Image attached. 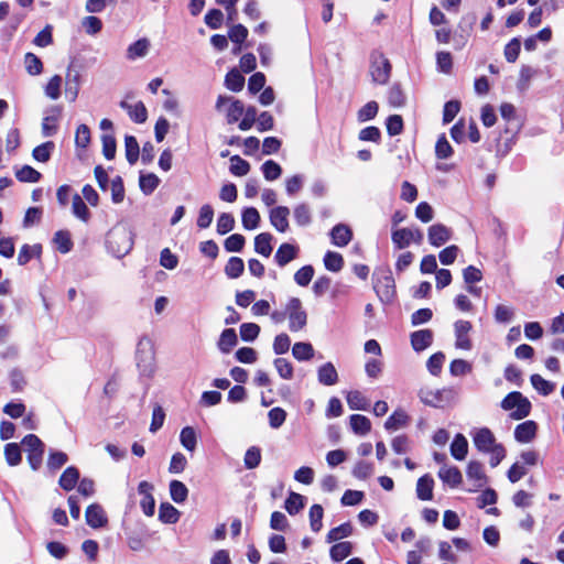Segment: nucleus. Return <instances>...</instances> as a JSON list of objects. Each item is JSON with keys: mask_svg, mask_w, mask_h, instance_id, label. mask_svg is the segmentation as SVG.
Returning <instances> with one entry per match:
<instances>
[{"mask_svg": "<svg viewBox=\"0 0 564 564\" xmlns=\"http://www.w3.org/2000/svg\"><path fill=\"white\" fill-rule=\"evenodd\" d=\"M470 435L475 447L480 453L490 456L489 464L492 468L497 467L506 457V448L497 442L496 436L488 427L474 429Z\"/></svg>", "mask_w": 564, "mask_h": 564, "instance_id": "1", "label": "nucleus"}, {"mask_svg": "<svg viewBox=\"0 0 564 564\" xmlns=\"http://www.w3.org/2000/svg\"><path fill=\"white\" fill-rule=\"evenodd\" d=\"M134 236L126 223L116 224L106 235V248L116 258H123L133 248Z\"/></svg>", "mask_w": 564, "mask_h": 564, "instance_id": "2", "label": "nucleus"}, {"mask_svg": "<svg viewBox=\"0 0 564 564\" xmlns=\"http://www.w3.org/2000/svg\"><path fill=\"white\" fill-rule=\"evenodd\" d=\"M500 406L509 412V416L519 421L527 417L532 409L530 400L519 391L508 393L501 401Z\"/></svg>", "mask_w": 564, "mask_h": 564, "instance_id": "3", "label": "nucleus"}, {"mask_svg": "<svg viewBox=\"0 0 564 564\" xmlns=\"http://www.w3.org/2000/svg\"><path fill=\"white\" fill-rule=\"evenodd\" d=\"M420 400L433 408H444L456 399V392L452 388L431 389L422 388L419 391Z\"/></svg>", "mask_w": 564, "mask_h": 564, "instance_id": "4", "label": "nucleus"}, {"mask_svg": "<svg viewBox=\"0 0 564 564\" xmlns=\"http://www.w3.org/2000/svg\"><path fill=\"white\" fill-rule=\"evenodd\" d=\"M137 366L140 373L144 377H152L154 373V349L148 338H142L137 347Z\"/></svg>", "mask_w": 564, "mask_h": 564, "instance_id": "5", "label": "nucleus"}, {"mask_svg": "<svg viewBox=\"0 0 564 564\" xmlns=\"http://www.w3.org/2000/svg\"><path fill=\"white\" fill-rule=\"evenodd\" d=\"M28 455V462L33 470H37L43 460L44 443L34 434H28L21 442Z\"/></svg>", "mask_w": 564, "mask_h": 564, "instance_id": "6", "label": "nucleus"}, {"mask_svg": "<svg viewBox=\"0 0 564 564\" xmlns=\"http://www.w3.org/2000/svg\"><path fill=\"white\" fill-rule=\"evenodd\" d=\"M286 317L289 318V329L291 332L302 330L307 323V314L297 297H291L286 303Z\"/></svg>", "mask_w": 564, "mask_h": 564, "instance_id": "7", "label": "nucleus"}, {"mask_svg": "<svg viewBox=\"0 0 564 564\" xmlns=\"http://www.w3.org/2000/svg\"><path fill=\"white\" fill-rule=\"evenodd\" d=\"M391 64L383 54L377 53L371 57L370 75L377 84L383 85L390 78Z\"/></svg>", "mask_w": 564, "mask_h": 564, "instance_id": "8", "label": "nucleus"}, {"mask_svg": "<svg viewBox=\"0 0 564 564\" xmlns=\"http://www.w3.org/2000/svg\"><path fill=\"white\" fill-rule=\"evenodd\" d=\"M228 105L226 110V118L228 123L237 122L245 112V106L242 101L234 99L228 96H218L215 108L218 111H223L224 107Z\"/></svg>", "mask_w": 564, "mask_h": 564, "instance_id": "9", "label": "nucleus"}, {"mask_svg": "<svg viewBox=\"0 0 564 564\" xmlns=\"http://www.w3.org/2000/svg\"><path fill=\"white\" fill-rule=\"evenodd\" d=\"M373 289L383 302H390L395 293L394 279L390 271L377 276Z\"/></svg>", "mask_w": 564, "mask_h": 564, "instance_id": "10", "label": "nucleus"}, {"mask_svg": "<svg viewBox=\"0 0 564 564\" xmlns=\"http://www.w3.org/2000/svg\"><path fill=\"white\" fill-rule=\"evenodd\" d=\"M471 323L468 321L459 319L454 323V332H455V346L458 349L470 350L473 345L471 340L468 336L471 330Z\"/></svg>", "mask_w": 564, "mask_h": 564, "instance_id": "11", "label": "nucleus"}, {"mask_svg": "<svg viewBox=\"0 0 564 564\" xmlns=\"http://www.w3.org/2000/svg\"><path fill=\"white\" fill-rule=\"evenodd\" d=\"M86 523L93 529H99L107 524L108 518L104 508L98 503L88 506L85 513Z\"/></svg>", "mask_w": 564, "mask_h": 564, "instance_id": "12", "label": "nucleus"}, {"mask_svg": "<svg viewBox=\"0 0 564 564\" xmlns=\"http://www.w3.org/2000/svg\"><path fill=\"white\" fill-rule=\"evenodd\" d=\"M452 237V230L443 224H435L429 228V242L434 247L445 245Z\"/></svg>", "mask_w": 564, "mask_h": 564, "instance_id": "13", "label": "nucleus"}, {"mask_svg": "<svg viewBox=\"0 0 564 564\" xmlns=\"http://www.w3.org/2000/svg\"><path fill=\"white\" fill-rule=\"evenodd\" d=\"M290 209L286 206H278L270 210V224L279 231L285 232L289 229Z\"/></svg>", "mask_w": 564, "mask_h": 564, "instance_id": "14", "label": "nucleus"}, {"mask_svg": "<svg viewBox=\"0 0 564 564\" xmlns=\"http://www.w3.org/2000/svg\"><path fill=\"white\" fill-rule=\"evenodd\" d=\"M153 486L148 481H141L138 486V491L142 495L140 507L145 516H153L155 509V501L151 494Z\"/></svg>", "mask_w": 564, "mask_h": 564, "instance_id": "15", "label": "nucleus"}, {"mask_svg": "<svg viewBox=\"0 0 564 564\" xmlns=\"http://www.w3.org/2000/svg\"><path fill=\"white\" fill-rule=\"evenodd\" d=\"M538 432V424L534 421H525L514 429V438L517 442L525 444L534 440Z\"/></svg>", "mask_w": 564, "mask_h": 564, "instance_id": "16", "label": "nucleus"}, {"mask_svg": "<svg viewBox=\"0 0 564 564\" xmlns=\"http://www.w3.org/2000/svg\"><path fill=\"white\" fill-rule=\"evenodd\" d=\"M297 256L299 247L292 243L284 242L278 248L274 254V260L279 267L283 268L292 260L296 259Z\"/></svg>", "mask_w": 564, "mask_h": 564, "instance_id": "17", "label": "nucleus"}, {"mask_svg": "<svg viewBox=\"0 0 564 564\" xmlns=\"http://www.w3.org/2000/svg\"><path fill=\"white\" fill-rule=\"evenodd\" d=\"M61 109L56 106L48 110V113L43 118L41 129L43 137H52L57 132V122L59 120Z\"/></svg>", "mask_w": 564, "mask_h": 564, "instance_id": "18", "label": "nucleus"}, {"mask_svg": "<svg viewBox=\"0 0 564 564\" xmlns=\"http://www.w3.org/2000/svg\"><path fill=\"white\" fill-rule=\"evenodd\" d=\"M318 382L323 386H334L338 382V372L332 362H325L317 369Z\"/></svg>", "mask_w": 564, "mask_h": 564, "instance_id": "19", "label": "nucleus"}, {"mask_svg": "<svg viewBox=\"0 0 564 564\" xmlns=\"http://www.w3.org/2000/svg\"><path fill=\"white\" fill-rule=\"evenodd\" d=\"M120 107L122 109L127 110L129 117L134 122H137V123L145 122V120L148 118V111L142 101H138L134 105H130L126 100H122L120 102Z\"/></svg>", "mask_w": 564, "mask_h": 564, "instance_id": "20", "label": "nucleus"}, {"mask_svg": "<svg viewBox=\"0 0 564 564\" xmlns=\"http://www.w3.org/2000/svg\"><path fill=\"white\" fill-rule=\"evenodd\" d=\"M433 341L431 329H421L411 334V345L415 351H422L430 347Z\"/></svg>", "mask_w": 564, "mask_h": 564, "instance_id": "21", "label": "nucleus"}, {"mask_svg": "<svg viewBox=\"0 0 564 564\" xmlns=\"http://www.w3.org/2000/svg\"><path fill=\"white\" fill-rule=\"evenodd\" d=\"M438 477L452 488L459 486L463 481L462 473L455 466L444 465L438 471Z\"/></svg>", "mask_w": 564, "mask_h": 564, "instance_id": "22", "label": "nucleus"}, {"mask_svg": "<svg viewBox=\"0 0 564 564\" xmlns=\"http://www.w3.org/2000/svg\"><path fill=\"white\" fill-rule=\"evenodd\" d=\"M352 238V232L348 226L338 224L330 231L332 242L337 247L347 246Z\"/></svg>", "mask_w": 564, "mask_h": 564, "instance_id": "23", "label": "nucleus"}, {"mask_svg": "<svg viewBox=\"0 0 564 564\" xmlns=\"http://www.w3.org/2000/svg\"><path fill=\"white\" fill-rule=\"evenodd\" d=\"M150 50V41L145 37L135 41L127 48V57L130 61L142 58L148 55Z\"/></svg>", "mask_w": 564, "mask_h": 564, "instance_id": "24", "label": "nucleus"}, {"mask_svg": "<svg viewBox=\"0 0 564 564\" xmlns=\"http://www.w3.org/2000/svg\"><path fill=\"white\" fill-rule=\"evenodd\" d=\"M433 487L434 480L430 475H424L419 478L416 484V495L420 500H432L433 499Z\"/></svg>", "mask_w": 564, "mask_h": 564, "instance_id": "25", "label": "nucleus"}, {"mask_svg": "<svg viewBox=\"0 0 564 564\" xmlns=\"http://www.w3.org/2000/svg\"><path fill=\"white\" fill-rule=\"evenodd\" d=\"M468 453L467 438L458 433L455 435L451 444V455L457 460H464Z\"/></svg>", "mask_w": 564, "mask_h": 564, "instance_id": "26", "label": "nucleus"}, {"mask_svg": "<svg viewBox=\"0 0 564 564\" xmlns=\"http://www.w3.org/2000/svg\"><path fill=\"white\" fill-rule=\"evenodd\" d=\"M346 400L350 410L367 411L370 406L369 399L358 390L349 391Z\"/></svg>", "mask_w": 564, "mask_h": 564, "instance_id": "27", "label": "nucleus"}, {"mask_svg": "<svg viewBox=\"0 0 564 564\" xmlns=\"http://www.w3.org/2000/svg\"><path fill=\"white\" fill-rule=\"evenodd\" d=\"M78 480H79L78 469L74 466H69L61 475L58 484L64 490L70 491L75 488Z\"/></svg>", "mask_w": 564, "mask_h": 564, "instance_id": "28", "label": "nucleus"}, {"mask_svg": "<svg viewBox=\"0 0 564 564\" xmlns=\"http://www.w3.org/2000/svg\"><path fill=\"white\" fill-rule=\"evenodd\" d=\"M349 424L352 432L357 435L364 436L371 430L370 420L361 414H352L349 417Z\"/></svg>", "mask_w": 564, "mask_h": 564, "instance_id": "29", "label": "nucleus"}, {"mask_svg": "<svg viewBox=\"0 0 564 564\" xmlns=\"http://www.w3.org/2000/svg\"><path fill=\"white\" fill-rule=\"evenodd\" d=\"M237 341H238V338H237V334H236L235 329L226 328L220 334L217 346L221 352L228 354L237 345Z\"/></svg>", "mask_w": 564, "mask_h": 564, "instance_id": "30", "label": "nucleus"}, {"mask_svg": "<svg viewBox=\"0 0 564 564\" xmlns=\"http://www.w3.org/2000/svg\"><path fill=\"white\" fill-rule=\"evenodd\" d=\"M466 475L469 480L476 481L477 487H481L486 482L484 466L480 462L470 460L467 465Z\"/></svg>", "mask_w": 564, "mask_h": 564, "instance_id": "31", "label": "nucleus"}, {"mask_svg": "<svg viewBox=\"0 0 564 564\" xmlns=\"http://www.w3.org/2000/svg\"><path fill=\"white\" fill-rule=\"evenodd\" d=\"M408 423L409 415L403 410H397L384 422V429L388 431H397L406 426Z\"/></svg>", "mask_w": 564, "mask_h": 564, "instance_id": "32", "label": "nucleus"}, {"mask_svg": "<svg viewBox=\"0 0 564 564\" xmlns=\"http://www.w3.org/2000/svg\"><path fill=\"white\" fill-rule=\"evenodd\" d=\"M273 236L269 232H261L254 238V250L259 254L268 258L272 253Z\"/></svg>", "mask_w": 564, "mask_h": 564, "instance_id": "33", "label": "nucleus"}, {"mask_svg": "<svg viewBox=\"0 0 564 564\" xmlns=\"http://www.w3.org/2000/svg\"><path fill=\"white\" fill-rule=\"evenodd\" d=\"M352 552V544L351 542L345 541V542H338L334 544L329 550L330 558L334 562H340L348 557Z\"/></svg>", "mask_w": 564, "mask_h": 564, "instance_id": "34", "label": "nucleus"}, {"mask_svg": "<svg viewBox=\"0 0 564 564\" xmlns=\"http://www.w3.org/2000/svg\"><path fill=\"white\" fill-rule=\"evenodd\" d=\"M180 442L182 446L188 451L194 452L197 446V434L192 426H185L180 433Z\"/></svg>", "mask_w": 564, "mask_h": 564, "instance_id": "35", "label": "nucleus"}, {"mask_svg": "<svg viewBox=\"0 0 564 564\" xmlns=\"http://www.w3.org/2000/svg\"><path fill=\"white\" fill-rule=\"evenodd\" d=\"M124 151L129 164H135L140 155V147L137 139L133 135H126Z\"/></svg>", "mask_w": 564, "mask_h": 564, "instance_id": "36", "label": "nucleus"}, {"mask_svg": "<svg viewBox=\"0 0 564 564\" xmlns=\"http://www.w3.org/2000/svg\"><path fill=\"white\" fill-rule=\"evenodd\" d=\"M292 355L299 361H306L314 357V348L310 343H295L292 347Z\"/></svg>", "mask_w": 564, "mask_h": 564, "instance_id": "37", "label": "nucleus"}, {"mask_svg": "<svg viewBox=\"0 0 564 564\" xmlns=\"http://www.w3.org/2000/svg\"><path fill=\"white\" fill-rule=\"evenodd\" d=\"M241 221L245 229L253 230L259 226L260 214L254 207H247L242 212Z\"/></svg>", "mask_w": 564, "mask_h": 564, "instance_id": "38", "label": "nucleus"}, {"mask_svg": "<svg viewBox=\"0 0 564 564\" xmlns=\"http://www.w3.org/2000/svg\"><path fill=\"white\" fill-rule=\"evenodd\" d=\"M72 212L75 217L85 223H87L90 218V212L85 202L83 200V198L78 194L74 195L73 197Z\"/></svg>", "mask_w": 564, "mask_h": 564, "instance_id": "39", "label": "nucleus"}, {"mask_svg": "<svg viewBox=\"0 0 564 564\" xmlns=\"http://www.w3.org/2000/svg\"><path fill=\"white\" fill-rule=\"evenodd\" d=\"M392 242L397 249H404L411 245V228H401L392 231Z\"/></svg>", "mask_w": 564, "mask_h": 564, "instance_id": "40", "label": "nucleus"}, {"mask_svg": "<svg viewBox=\"0 0 564 564\" xmlns=\"http://www.w3.org/2000/svg\"><path fill=\"white\" fill-rule=\"evenodd\" d=\"M351 533H352V527L349 522H346V523H343V524L329 530V532L327 533V536H326V541L328 543H333V542L339 541L344 538L350 536Z\"/></svg>", "mask_w": 564, "mask_h": 564, "instance_id": "41", "label": "nucleus"}, {"mask_svg": "<svg viewBox=\"0 0 564 564\" xmlns=\"http://www.w3.org/2000/svg\"><path fill=\"white\" fill-rule=\"evenodd\" d=\"M170 495L174 502L182 503L187 499L188 489L180 480H172L170 482Z\"/></svg>", "mask_w": 564, "mask_h": 564, "instance_id": "42", "label": "nucleus"}, {"mask_svg": "<svg viewBox=\"0 0 564 564\" xmlns=\"http://www.w3.org/2000/svg\"><path fill=\"white\" fill-rule=\"evenodd\" d=\"M530 381L532 387L542 395H549L555 388L553 382L545 380L542 376L536 373L530 377Z\"/></svg>", "mask_w": 564, "mask_h": 564, "instance_id": "43", "label": "nucleus"}, {"mask_svg": "<svg viewBox=\"0 0 564 564\" xmlns=\"http://www.w3.org/2000/svg\"><path fill=\"white\" fill-rule=\"evenodd\" d=\"M159 518L164 523H176L180 519V512L171 503H162L159 510Z\"/></svg>", "mask_w": 564, "mask_h": 564, "instance_id": "44", "label": "nucleus"}, {"mask_svg": "<svg viewBox=\"0 0 564 564\" xmlns=\"http://www.w3.org/2000/svg\"><path fill=\"white\" fill-rule=\"evenodd\" d=\"M324 265L328 271L339 272L344 267L343 256L338 252L327 251L324 256Z\"/></svg>", "mask_w": 564, "mask_h": 564, "instance_id": "45", "label": "nucleus"}, {"mask_svg": "<svg viewBox=\"0 0 564 564\" xmlns=\"http://www.w3.org/2000/svg\"><path fill=\"white\" fill-rule=\"evenodd\" d=\"M55 144L52 141L44 142L33 149L32 156L35 161L45 163L50 160Z\"/></svg>", "mask_w": 564, "mask_h": 564, "instance_id": "46", "label": "nucleus"}, {"mask_svg": "<svg viewBox=\"0 0 564 564\" xmlns=\"http://www.w3.org/2000/svg\"><path fill=\"white\" fill-rule=\"evenodd\" d=\"M243 270L245 263L243 260L239 257H231L225 267V273L230 279L239 278Z\"/></svg>", "mask_w": 564, "mask_h": 564, "instance_id": "47", "label": "nucleus"}, {"mask_svg": "<svg viewBox=\"0 0 564 564\" xmlns=\"http://www.w3.org/2000/svg\"><path fill=\"white\" fill-rule=\"evenodd\" d=\"M245 78L236 69L227 73L225 77V86L231 91H240L243 88Z\"/></svg>", "mask_w": 564, "mask_h": 564, "instance_id": "48", "label": "nucleus"}, {"mask_svg": "<svg viewBox=\"0 0 564 564\" xmlns=\"http://www.w3.org/2000/svg\"><path fill=\"white\" fill-rule=\"evenodd\" d=\"M261 171L267 181H275L282 174V167L273 160H268L261 165Z\"/></svg>", "mask_w": 564, "mask_h": 564, "instance_id": "49", "label": "nucleus"}, {"mask_svg": "<svg viewBox=\"0 0 564 564\" xmlns=\"http://www.w3.org/2000/svg\"><path fill=\"white\" fill-rule=\"evenodd\" d=\"M24 66L31 76L40 75L43 72L42 61L33 53H26L24 55Z\"/></svg>", "mask_w": 564, "mask_h": 564, "instance_id": "50", "label": "nucleus"}, {"mask_svg": "<svg viewBox=\"0 0 564 564\" xmlns=\"http://www.w3.org/2000/svg\"><path fill=\"white\" fill-rule=\"evenodd\" d=\"M293 216L299 226H307L311 224L312 217H311V209L308 205L302 203L294 207L293 209Z\"/></svg>", "mask_w": 564, "mask_h": 564, "instance_id": "51", "label": "nucleus"}, {"mask_svg": "<svg viewBox=\"0 0 564 564\" xmlns=\"http://www.w3.org/2000/svg\"><path fill=\"white\" fill-rule=\"evenodd\" d=\"M230 173L236 176H245L250 171V164L248 161L241 159L239 155L230 158Z\"/></svg>", "mask_w": 564, "mask_h": 564, "instance_id": "52", "label": "nucleus"}, {"mask_svg": "<svg viewBox=\"0 0 564 564\" xmlns=\"http://www.w3.org/2000/svg\"><path fill=\"white\" fill-rule=\"evenodd\" d=\"M102 154L107 160H113L117 151V143L112 133L101 135Z\"/></svg>", "mask_w": 564, "mask_h": 564, "instance_id": "53", "label": "nucleus"}, {"mask_svg": "<svg viewBox=\"0 0 564 564\" xmlns=\"http://www.w3.org/2000/svg\"><path fill=\"white\" fill-rule=\"evenodd\" d=\"M139 184H140V188L141 191L145 194V195H150L152 194L155 188L159 186L160 184V180L159 177L153 174V173H149V174H142L140 176V181H139Z\"/></svg>", "mask_w": 564, "mask_h": 564, "instance_id": "54", "label": "nucleus"}, {"mask_svg": "<svg viewBox=\"0 0 564 564\" xmlns=\"http://www.w3.org/2000/svg\"><path fill=\"white\" fill-rule=\"evenodd\" d=\"M68 462V456L64 452L51 451L47 458V468L56 471Z\"/></svg>", "mask_w": 564, "mask_h": 564, "instance_id": "55", "label": "nucleus"}, {"mask_svg": "<svg viewBox=\"0 0 564 564\" xmlns=\"http://www.w3.org/2000/svg\"><path fill=\"white\" fill-rule=\"evenodd\" d=\"M324 509L321 505H313L310 509V527L313 532H319L323 523Z\"/></svg>", "mask_w": 564, "mask_h": 564, "instance_id": "56", "label": "nucleus"}, {"mask_svg": "<svg viewBox=\"0 0 564 564\" xmlns=\"http://www.w3.org/2000/svg\"><path fill=\"white\" fill-rule=\"evenodd\" d=\"M6 460L10 466H17L22 460L21 449L17 443H9L4 447Z\"/></svg>", "mask_w": 564, "mask_h": 564, "instance_id": "57", "label": "nucleus"}, {"mask_svg": "<svg viewBox=\"0 0 564 564\" xmlns=\"http://www.w3.org/2000/svg\"><path fill=\"white\" fill-rule=\"evenodd\" d=\"M15 177L20 182L35 183L41 178V173L30 165H24L15 172Z\"/></svg>", "mask_w": 564, "mask_h": 564, "instance_id": "58", "label": "nucleus"}, {"mask_svg": "<svg viewBox=\"0 0 564 564\" xmlns=\"http://www.w3.org/2000/svg\"><path fill=\"white\" fill-rule=\"evenodd\" d=\"M304 507V497L296 492H291L285 500V509L290 514H296Z\"/></svg>", "mask_w": 564, "mask_h": 564, "instance_id": "59", "label": "nucleus"}, {"mask_svg": "<svg viewBox=\"0 0 564 564\" xmlns=\"http://www.w3.org/2000/svg\"><path fill=\"white\" fill-rule=\"evenodd\" d=\"M62 82L63 79L59 75H54L44 88L45 95L53 100L58 99L61 96Z\"/></svg>", "mask_w": 564, "mask_h": 564, "instance_id": "60", "label": "nucleus"}, {"mask_svg": "<svg viewBox=\"0 0 564 564\" xmlns=\"http://www.w3.org/2000/svg\"><path fill=\"white\" fill-rule=\"evenodd\" d=\"M214 218V209L209 204H205L199 208L198 217H197V226L200 229L208 228L213 223Z\"/></svg>", "mask_w": 564, "mask_h": 564, "instance_id": "61", "label": "nucleus"}, {"mask_svg": "<svg viewBox=\"0 0 564 564\" xmlns=\"http://www.w3.org/2000/svg\"><path fill=\"white\" fill-rule=\"evenodd\" d=\"M314 276V268L312 265H304L299 269L294 274V281L300 286H307Z\"/></svg>", "mask_w": 564, "mask_h": 564, "instance_id": "62", "label": "nucleus"}, {"mask_svg": "<svg viewBox=\"0 0 564 564\" xmlns=\"http://www.w3.org/2000/svg\"><path fill=\"white\" fill-rule=\"evenodd\" d=\"M273 365L282 379L290 380L293 378V366L288 359L276 358Z\"/></svg>", "mask_w": 564, "mask_h": 564, "instance_id": "63", "label": "nucleus"}, {"mask_svg": "<svg viewBox=\"0 0 564 564\" xmlns=\"http://www.w3.org/2000/svg\"><path fill=\"white\" fill-rule=\"evenodd\" d=\"M268 419L272 429H279L286 420V412L280 406L273 408L269 411Z\"/></svg>", "mask_w": 564, "mask_h": 564, "instance_id": "64", "label": "nucleus"}]
</instances>
